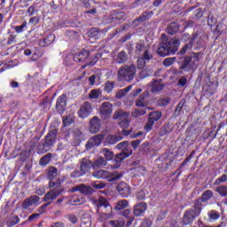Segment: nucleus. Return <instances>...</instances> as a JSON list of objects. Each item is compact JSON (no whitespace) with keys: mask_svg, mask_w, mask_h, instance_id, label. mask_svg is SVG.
Masks as SVG:
<instances>
[{"mask_svg":"<svg viewBox=\"0 0 227 227\" xmlns=\"http://www.w3.org/2000/svg\"><path fill=\"white\" fill-rule=\"evenodd\" d=\"M98 97H100V90H92L89 93V98H90V100H97Z\"/></svg>","mask_w":227,"mask_h":227,"instance_id":"51","label":"nucleus"},{"mask_svg":"<svg viewBox=\"0 0 227 227\" xmlns=\"http://www.w3.org/2000/svg\"><path fill=\"white\" fill-rule=\"evenodd\" d=\"M111 227H125V218H119L118 220L109 221Z\"/></svg>","mask_w":227,"mask_h":227,"instance_id":"39","label":"nucleus"},{"mask_svg":"<svg viewBox=\"0 0 227 227\" xmlns=\"http://www.w3.org/2000/svg\"><path fill=\"white\" fill-rule=\"evenodd\" d=\"M121 139H123V137L118 135H111L107 137V141L110 145H116V143H118V141H121Z\"/></svg>","mask_w":227,"mask_h":227,"instance_id":"44","label":"nucleus"},{"mask_svg":"<svg viewBox=\"0 0 227 227\" xmlns=\"http://www.w3.org/2000/svg\"><path fill=\"white\" fill-rule=\"evenodd\" d=\"M217 88H219V82H209L207 85L205 87V90L207 93H208L210 96L215 95L217 91Z\"/></svg>","mask_w":227,"mask_h":227,"instance_id":"29","label":"nucleus"},{"mask_svg":"<svg viewBox=\"0 0 227 227\" xmlns=\"http://www.w3.org/2000/svg\"><path fill=\"white\" fill-rule=\"evenodd\" d=\"M216 192L222 196V198H226L227 196V186L226 185H220L216 187Z\"/></svg>","mask_w":227,"mask_h":227,"instance_id":"46","label":"nucleus"},{"mask_svg":"<svg viewBox=\"0 0 227 227\" xmlns=\"http://www.w3.org/2000/svg\"><path fill=\"white\" fill-rule=\"evenodd\" d=\"M65 192V189L60 188V189H51L48 192L45 193V195L43 198V201L44 204H43L41 207L37 208V214H45V210L47 207H50V205H52L54 202V200H57L58 197L61 196Z\"/></svg>","mask_w":227,"mask_h":227,"instance_id":"3","label":"nucleus"},{"mask_svg":"<svg viewBox=\"0 0 227 227\" xmlns=\"http://www.w3.org/2000/svg\"><path fill=\"white\" fill-rule=\"evenodd\" d=\"M177 86H181V88H185V86H187V77L182 76L178 80Z\"/></svg>","mask_w":227,"mask_h":227,"instance_id":"64","label":"nucleus"},{"mask_svg":"<svg viewBox=\"0 0 227 227\" xmlns=\"http://www.w3.org/2000/svg\"><path fill=\"white\" fill-rule=\"evenodd\" d=\"M100 127H102V120L98 116H94L89 122V130L90 134H97L100 132Z\"/></svg>","mask_w":227,"mask_h":227,"instance_id":"14","label":"nucleus"},{"mask_svg":"<svg viewBox=\"0 0 227 227\" xmlns=\"http://www.w3.org/2000/svg\"><path fill=\"white\" fill-rule=\"evenodd\" d=\"M81 192L82 194H91V186H86L85 184H80L73 187L71 192Z\"/></svg>","mask_w":227,"mask_h":227,"instance_id":"25","label":"nucleus"},{"mask_svg":"<svg viewBox=\"0 0 227 227\" xmlns=\"http://www.w3.org/2000/svg\"><path fill=\"white\" fill-rule=\"evenodd\" d=\"M177 63L179 65V70H184V72H192L194 70L192 57L191 56L181 57Z\"/></svg>","mask_w":227,"mask_h":227,"instance_id":"11","label":"nucleus"},{"mask_svg":"<svg viewBox=\"0 0 227 227\" xmlns=\"http://www.w3.org/2000/svg\"><path fill=\"white\" fill-rule=\"evenodd\" d=\"M99 113L103 118H110L111 114H113V104L109 102H103L100 106Z\"/></svg>","mask_w":227,"mask_h":227,"instance_id":"18","label":"nucleus"},{"mask_svg":"<svg viewBox=\"0 0 227 227\" xmlns=\"http://www.w3.org/2000/svg\"><path fill=\"white\" fill-rule=\"evenodd\" d=\"M20 223V218L19 217V215H14L7 221L6 225L8 227H13L19 224Z\"/></svg>","mask_w":227,"mask_h":227,"instance_id":"43","label":"nucleus"},{"mask_svg":"<svg viewBox=\"0 0 227 227\" xmlns=\"http://www.w3.org/2000/svg\"><path fill=\"white\" fill-rule=\"evenodd\" d=\"M175 61H176V57L167 58L163 60V67H166L168 68L171 67V65H173Z\"/></svg>","mask_w":227,"mask_h":227,"instance_id":"50","label":"nucleus"},{"mask_svg":"<svg viewBox=\"0 0 227 227\" xmlns=\"http://www.w3.org/2000/svg\"><path fill=\"white\" fill-rule=\"evenodd\" d=\"M102 154L105 157V160H113V159L114 158V153L107 148H104L102 150Z\"/></svg>","mask_w":227,"mask_h":227,"instance_id":"42","label":"nucleus"},{"mask_svg":"<svg viewBox=\"0 0 227 227\" xmlns=\"http://www.w3.org/2000/svg\"><path fill=\"white\" fill-rule=\"evenodd\" d=\"M146 48L145 47V43H137L136 44V53L137 54H141L143 51H145Z\"/></svg>","mask_w":227,"mask_h":227,"instance_id":"60","label":"nucleus"},{"mask_svg":"<svg viewBox=\"0 0 227 227\" xmlns=\"http://www.w3.org/2000/svg\"><path fill=\"white\" fill-rule=\"evenodd\" d=\"M128 59L129 57L127 56V52H125V51H121L117 55L116 63H118V65H123L124 63H127Z\"/></svg>","mask_w":227,"mask_h":227,"instance_id":"34","label":"nucleus"},{"mask_svg":"<svg viewBox=\"0 0 227 227\" xmlns=\"http://www.w3.org/2000/svg\"><path fill=\"white\" fill-rule=\"evenodd\" d=\"M148 97H150V92L148 90L144 91L135 101V106H137V107H146L148 106V101H146Z\"/></svg>","mask_w":227,"mask_h":227,"instance_id":"22","label":"nucleus"},{"mask_svg":"<svg viewBox=\"0 0 227 227\" xmlns=\"http://www.w3.org/2000/svg\"><path fill=\"white\" fill-rule=\"evenodd\" d=\"M153 15V12L152 11H145L138 18H137L134 22H137V26L141 24V22H146V20H150Z\"/></svg>","mask_w":227,"mask_h":227,"instance_id":"27","label":"nucleus"},{"mask_svg":"<svg viewBox=\"0 0 227 227\" xmlns=\"http://www.w3.org/2000/svg\"><path fill=\"white\" fill-rule=\"evenodd\" d=\"M34 205H40V197L37 195H32L27 199H25L21 204L23 210H27L29 207H33Z\"/></svg>","mask_w":227,"mask_h":227,"instance_id":"16","label":"nucleus"},{"mask_svg":"<svg viewBox=\"0 0 227 227\" xmlns=\"http://www.w3.org/2000/svg\"><path fill=\"white\" fill-rule=\"evenodd\" d=\"M54 40H56V35H54V34H50L39 40L38 45L40 47H49V45H51L54 43Z\"/></svg>","mask_w":227,"mask_h":227,"instance_id":"24","label":"nucleus"},{"mask_svg":"<svg viewBox=\"0 0 227 227\" xmlns=\"http://www.w3.org/2000/svg\"><path fill=\"white\" fill-rule=\"evenodd\" d=\"M48 152H49V146L45 145L43 142H40L37 145L36 153L39 155H43V153H47Z\"/></svg>","mask_w":227,"mask_h":227,"instance_id":"38","label":"nucleus"},{"mask_svg":"<svg viewBox=\"0 0 227 227\" xmlns=\"http://www.w3.org/2000/svg\"><path fill=\"white\" fill-rule=\"evenodd\" d=\"M51 160H52V153H48L40 159L39 165H41L43 168H45V166H47Z\"/></svg>","mask_w":227,"mask_h":227,"instance_id":"35","label":"nucleus"},{"mask_svg":"<svg viewBox=\"0 0 227 227\" xmlns=\"http://www.w3.org/2000/svg\"><path fill=\"white\" fill-rule=\"evenodd\" d=\"M87 35L89 38L98 40V38H100V29H98V27H92L87 32Z\"/></svg>","mask_w":227,"mask_h":227,"instance_id":"36","label":"nucleus"},{"mask_svg":"<svg viewBox=\"0 0 227 227\" xmlns=\"http://www.w3.org/2000/svg\"><path fill=\"white\" fill-rule=\"evenodd\" d=\"M152 224H153L152 220H150V218H145L140 223V227H152Z\"/></svg>","mask_w":227,"mask_h":227,"instance_id":"61","label":"nucleus"},{"mask_svg":"<svg viewBox=\"0 0 227 227\" xmlns=\"http://www.w3.org/2000/svg\"><path fill=\"white\" fill-rule=\"evenodd\" d=\"M115 148L117 150H121L120 153H118L114 158V160L120 164L121 162H123L125 159H129L130 155H132V148H130V145L129 144V141H123L119 143Z\"/></svg>","mask_w":227,"mask_h":227,"instance_id":"4","label":"nucleus"},{"mask_svg":"<svg viewBox=\"0 0 227 227\" xmlns=\"http://www.w3.org/2000/svg\"><path fill=\"white\" fill-rule=\"evenodd\" d=\"M88 58H90V51L83 49L78 53H75L73 57V59L75 61V63H82L86 61Z\"/></svg>","mask_w":227,"mask_h":227,"instance_id":"21","label":"nucleus"},{"mask_svg":"<svg viewBox=\"0 0 227 227\" xmlns=\"http://www.w3.org/2000/svg\"><path fill=\"white\" fill-rule=\"evenodd\" d=\"M145 114H146V108H138L131 112L132 118H139L145 116Z\"/></svg>","mask_w":227,"mask_h":227,"instance_id":"41","label":"nucleus"},{"mask_svg":"<svg viewBox=\"0 0 227 227\" xmlns=\"http://www.w3.org/2000/svg\"><path fill=\"white\" fill-rule=\"evenodd\" d=\"M27 27V22L24 21L20 26L15 27V31L16 33H22V31H24V29H26Z\"/></svg>","mask_w":227,"mask_h":227,"instance_id":"63","label":"nucleus"},{"mask_svg":"<svg viewBox=\"0 0 227 227\" xmlns=\"http://www.w3.org/2000/svg\"><path fill=\"white\" fill-rule=\"evenodd\" d=\"M197 217V215L194 214V211H192V209L185 210L182 220L183 226H189V224H192Z\"/></svg>","mask_w":227,"mask_h":227,"instance_id":"17","label":"nucleus"},{"mask_svg":"<svg viewBox=\"0 0 227 227\" xmlns=\"http://www.w3.org/2000/svg\"><path fill=\"white\" fill-rule=\"evenodd\" d=\"M137 73L136 65H122L117 72V81L119 82H130L134 81Z\"/></svg>","mask_w":227,"mask_h":227,"instance_id":"2","label":"nucleus"},{"mask_svg":"<svg viewBox=\"0 0 227 227\" xmlns=\"http://www.w3.org/2000/svg\"><path fill=\"white\" fill-rule=\"evenodd\" d=\"M180 47V40L170 39L168 41H163L160 43V46L156 50L158 55L161 58H166V56H171L176 54Z\"/></svg>","mask_w":227,"mask_h":227,"instance_id":"1","label":"nucleus"},{"mask_svg":"<svg viewBox=\"0 0 227 227\" xmlns=\"http://www.w3.org/2000/svg\"><path fill=\"white\" fill-rule=\"evenodd\" d=\"M227 182V175L223 174L215 181V185H221V184H224Z\"/></svg>","mask_w":227,"mask_h":227,"instance_id":"57","label":"nucleus"},{"mask_svg":"<svg viewBox=\"0 0 227 227\" xmlns=\"http://www.w3.org/2000/svg\"><path fill=\"white\" fill-rule=\"evenodd\" d=\"M113 90H114V82H106L104 86V91H106V93H111Z\"/></svg>","mask_w":227,"mask_h":227,"instance_id":"47","label":"nucleus"},{"mask_svg":"<svg viewBox=\"0 0 227 227\" xmlns=\"http://www.w3.org/2000/svg\"><path fill=\"white\" fill-rule=\"evenodd\" d=\"M104 166H107V160L102 156H99L92 162V169H98L104 168Z\"/></svg>","mask_w":227,"mask_h":227,"instance_id":"30","label":"nucleus"},{"mask_svg":"<svg viewBox=\"0 0 227 227\" xmlns=\"http://www.w3.org/2000/svg\"><path fill=\"white\" fill-rule=\"evenodd\" d=\"M98 207H99V208H101V207H105V208H107V207H109V201H107V200H106V198H104L103 196H100L98 200Z\"/></svg>","mask_w":227,"mask_h":227,"instance_id":"49","label":"nucleus"},{"mask_svg":"<svg viewBox=\"0 0 227 227\" xmlns=\"http://www.w3.org/2000/svg\"><path fill=\"white\" fill-rule=\"evenodd\" d=\"M192 212L195 215L200 217V215L201 214V210H203V202L200 200V199H197L194 202Z\"/></svg>","mask_w":227,"mask_h":227,"instance_id":"31","label":"nucleus"},{"mask_svg":"<svg viewBox=\"0 0 227 227\" xmlns=\"http://www.w3.org/2000/svg\"><path fill=\"white\" fill-rule=\"evenodd\" d=\"M178 31H180V25L176 22L170 23L167 27V33L171 35H176Z\"/></svg>","mask_w":227,"mask_h":227,"instance_id":"32","label":"nucleus"},{"mask_svg":"<svg viewBox=\"0 0 227 227\" xmlns=\"http://www.w3.org/2000/svg\"><path fill=\"white\" fill-rule=\"evenodd\" d=\"M204 38H205V35H200V32L197 31L193 33L190 41L183 46V48L178 52V54H180L181 56H184V54H185V52H187L189 49H192L194 46V42H196V44L198 45V47L200 48L203 47V43H205Z\"/></svg>","mask_w":227,"mask_h":227,"instance_id":"5","label":"nucleus"},{"mask_svg":"<svg viewBox=\"0 0 227 227\" xmlns=\"http://www.w3.org/2000/svg\"><path fill=\"white\" fill-rule=\"evenodd\" d=\"M163 89H164V85H162L161 83H153V87H152L153 93L162 91Z\"/></svg>","mask_w":227,"mask_h":227,"instance_id":"55","label":"nucleus"},{"mask_svg":"<svg viewBox=\"0 0 227 227\" xmlns=\"http://www.w3.org/2000/svg\"><path fill=\"white\" fill-rule=\"evenodd\" d=\"M71 178H81V176H84V174L82 169H74L71 175Z\"/></svg>","mask_w":227,"mask_h":227,"instance_id":"54","label":"nucleus"},{"mask_svg":"<svg viewBox=\"0 0 227 227\" xmlns=\"http://www.w3.org/2000/svg\"><path fill=\"white\" fill-rule=\"evenodd\" d=\"M38 3L35 2L27 10V13H28L29 17H33V15H36L38 13Z\"/></svg>","mask_w":227,"mask_h":227,"instance_id":"40","label":"nucleus"},{"mask_svg":"<svg viewBox=\"0 0 227 227\" xmlns=\"http://www.w3.org/2000/svg\"><path fill=\"white\" fill-rule=\"evenodd\" d=\"M127 207H129V201H127V200H119L114 207V210L120 212V210H125Z\"/></svg>","mask_w":227,"mask_h":227,"instance_id":"37","label":"nucleus"},{"mask_svg":"<svg viewBox=\"0 0 227 227\" xmlns=\"http://www.w3.org/2000/svg\"><path fill=\"white\" fill-rule=\"evenodd\" d=\"M67 109V95H61L58 98L56 103V110L58 113H65Z\"/></svg>","mask_w":227,"mask_h":227,"instance_id":"23","label":"nucleus"},{"mask_svg":"<svg viewBox=\"0 0 227 227\" xmlns=\"http://www.w3.org/2000/svg\"><path fill=\"white\" fill-rule=\"evenodd\" d=\"M129 116H130V112H125L123 110H117L114 114V119L119 120L118 124L122 130L130 127L131 121L129 119Z\"/></svg>","mask_w":227,"mask_h":227,"instance_id":"8","label":"nucleus"},{"mask_svg":"<svg viewBox=\"0 0 227 227\" xmlns=\"http://www.w3.org/2000/svg\"><path fill=\"white\" fill-rule=\"evenodd\" d=\"M46 176L50 180L48 187L51 191L52 189H65L61 186V179L59 178L55 182L53 181L58 176V168L56 167H49Z\"/></svg>","mask_w":227,"mask_h":227,"instance_id":"6","label":"nucleus"},{"mask_svg":"<svg viewBox=\"0 0 227 227\" xmlns=\"http://www.w3.org/2000/svg\"><path fill=\"white\" fill-rule=\"evenodd\" d=\"M102 141H104V135L98 134L90 138L87 145L90 147L100 146V145H102Z\"/></svg>","mask_w":227,"mask_h":227,"instance_id":"26","label":"nucleus"},{"mask_svg":"<svg viewBox=\"0 0 227 227\" xmlns=\"http://www.w3.org/2000/svg\"><path fill=\"white\" fill-rule=\"evenodd\" d=\"M168 134H171V129H169L168 125H164L159 133L160 137H164V136H168Z\"/></svg>","mask_w":227,"mask_h":227,"instance_id":"45","label":"nucleus"},{"mask_svg":"<svg viewBox=\"0 0 227 227\" xmlns=\"http://www.w3.org/2000/svg\"><path fill=\"white\" fill-rule=\"evenodd\" d=\"M121 215H122V217H125V219H127L126 226H132V223H134L135 219L132 211L130 209H124L123 211L121 212Z\"/></svg>","mask_w":227,"mask_h":227,"instance_id":"28","label":"nucleus"},{"mask_svg":"<svg viewBox=\"0 0 227 227\" xmlns=\"http://www.w3.org/2000/svg\"><path fill=\"white\" fill-rule=\"evenodd\" d=\"M91 113H93V106H91V103L85 101L78 111V116L82 119L88 118Z\"/></svg>","mask_w":227,"mask_h":227,"instance_id":"13","label":"nucleus"},{"mask_svg":"<svg viewBox=\"0 0 227 227\" xmlns=\"http://www.w3.org/2000/svg\"><path fill=\"white\" fill-rule=\"evenodd\" d=\"M213 197H214V192H212L211 190H206V191L201 194V197L199 198V200H200L202 203H207V201H210V200H212Z\"/></svg>","mask_w":227,"mask_h":227,"instance_id":"33","label":"nucleus"},{"mask_svg":"<svg viewBox=\"0 0 227 227\" xmlns=\"http://www.w3.org/2000/svg\"><path fill=\"white\" fill-rule=\"evenodd\" d=\"M100 58H102V54L97 53L96 55H94L91 58V60L90 61L89 65L90 67H93L94 65H97V63H98V59H100Z\"/></svg>","mask_w":227,"mask_h":227,"instance_id":"56","label":"nucleus"},{"mask_svg":"<svg viewBox=\"0 0 227 227\" xmlns=\"http://www.w3.org/2000/svg\"><path fill=\"white\" fill-rule=\"evenodd\" d=\"M116 189L121 196V198H129L132 194V190L130 189V185H129L125 182H121L117 184Z\"/></svg>","mask_w":227,"mask_h":227,"instance_id":"15","label":"nucleus"},{"mask_svg":"<svg viewBox=\"0 0 227 227\" xmlns=\"http://www.w3.org/2000/svg\"><path fill=\"white\" fill-rule=\"evenodd\" d=\"M80 227H91V219L90 218H82Z\"/></svg>","mask_w":227,"mask_h":227,"instance_id":"58","label":"nucleus"},{"mask_svg":"<svg viewBox=\"0 0 227 227\" xmlns=\"http://www.w3.org/2000/svg\"><path fill=\"white\" fill-rule=\"evenodd\" d=\"M92 176L98 180H108V182H118L123 177V174L120 173L115 176L111 174L108 170L99 169L92 172Z\"/></svg>","mask_w":227,"mask_h":227,"instance_id":"7","label":"nucleus"},{"mask_svg":"<svg viewBox=\"0 0 227 227\" xmlns=\"http://www.w3.org/2000/svg\"><path fill=\"white\" fill-rule=\"evenodd\" d=\"M74 121V118L70 116L63 117L62 123L64 127H70L71 124H73Z\"/></svg>","mask_w":227,"mask_h":227,"instance_id":"53","label":"nucleus"},{"mask_svg":"<svg viewBox=\"0 0 227 227\" xmlns=\"http://www.w3.org/2000/svg\"><path fill=\"white\" fill-rule=\"evenodd\" d=\"M148 210V204L145 201L138 202L133 206V215L134 217H144Z\"/></svg>","mask_w":227,"mask_h":227,"instance_id":"12","label":"nucleus"},{"mask_svg":"<svg viewBox=\"0 0 227 227\" xmlns=\"http://www.w3.org/2000/svg\"><path fill=\"white\" fill-rule=\"evenodd\" d=\"M56 137H58V129H51L44 137L45 146H48V148L53 146L56 143Z\"/></svg>","mask_w":227,"mask_h":227,"instance_id":"19","label":"nucleus"},{"mask_svg":"<svg viewBox=\"0 0 227 227\" xmlns=\"http://www.w3.org/2000/svg\"><path fill=\"white\" fill-rule=\"evenodd\" d=\"M137 63L139 70H143V68H145V67L146 66V60H145L143 57L138 58Z\"/></svg>","mask_w":227,"mask_h":227,"instance_id":"59","label":"nucleus"},{"mask_svg":"<svg viewBox=\"0 0 227 227\" xmlns=\"http://www.w3.org/2000/svg\"><path fill=\"white\" fill-rule=\"evenodd\" d=\"M136 198L137 201H144V200H146V193H145L143 191H140L136 194Z\"/></svg>","mask_w":227,"mask_h":227,"instance_id":"62","label":"nucleus"},{"mask_svg":"<svg viewBox=\"0 0 227 227\" xmlns=\"http://www.w3.org/2000/svg\"><path fill=\"white\" fill-rule=\"evenodd\" d=\"M121 20H125V12L112 11L108 15L104 16L105 24H113L114 22H121Z\"/></svg>","mask_w":227,"mask_h":227,"instance_id":"10","label":"nucleus"},{"mask_svg":"<svg viewBox=\"0 0 227 227\" xmlns=\"http://www.w3.org/2000/svg\"><path fill=\"white\" fill-rule=\"evenodd\" d=\"M42 56H43V51L42 50H35L32 57H31V59L32 61H38V59H40V58H42Z\"/></svg>","mask_w":227,"mask_h":227,"instance_id":"48","label":"nucleus"},{"mask_svg":"<svg viewBox=\"0 0 227 227\" xmlns=\"http://www.w3.org/2000/svg\"><path fill=\"white\" fill-rule=\"evenodd\" d=\"M162 118V112L160 111H153L149 113L147 121L144 127L145 132H152L153 129V125H155L156 121H159Z\"/></svg>","mask_w":227,"mask_h":227,"instance_id":"9","label":"nucleus"},{"mask_svg":"<svg viewBox=\"0 0 227 227\" xmlns=\"http://www.w3.org/2000/svg\"><path fill=\"white\" fill-rule=\"evenodd\" d=\"M170 102H171V99L169 98H166L159 99L157 104L159 107H166V106H168Z\"/></svg>","mask_w":227,"mask_h":227,"instance_id":"52","label":"nucleus"},{"mask_svg":"<svg viewBox=\"0 0 227 227\" xmlns=\"http://www.w3.org/2000/svg\"><path fill=\"white\" fill-rule=\"evenodd\" d=\"M91 168H93L91 160L88 158H82L80 161V169L82 173L84 175H88L91 171Z\"/></svg>","mask_w":227,"mask_h":227,"instance_id":"20","label":"nucleus"}]
</instances>
